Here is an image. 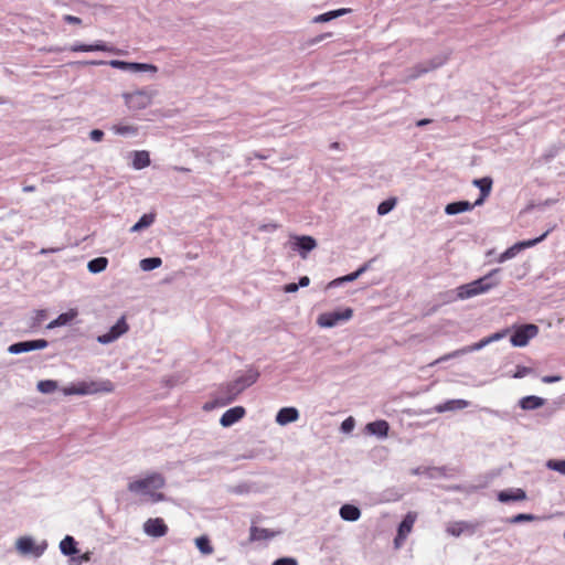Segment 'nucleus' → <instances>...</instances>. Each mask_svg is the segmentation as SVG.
Wrapping results in <instances>:
<instances>
[{
  "instance_id": "43",
  "label": "nucleus",
  "mask_w": 565,
  "mask_h": 565,
  "mask_svg": "<svg viewBox=\"0 0 565 565\" xmlns=\"http://www.w3.org/2000/svg\"><path fill=\"white\" fill-rule=\"evenodd\" d=\"M354 426H355V420L353 417L350 416L342 422L341 430L343 433H351L353 430Z\"/></svg>"
},
{
  "instance_id": "47",
  "label": "nucleus",
  "mask_w": 565,
  "mask_h": 565,
  "mask_svg": "<svg viewBox=\"0 0 565 565\" xmlns=\"http://www.w3.org/2000/svg\"><path fill=\"white\" fill-rule=\"evenodd\" d=\"M89 137L93 141L99 142V141H102V139L104 137V132L99 129H93L89 132Z\"/></svg>"
},
{
  "instance_id": "2",
  "label": "nucleus",
  "mask_w": 565,
  "mask_h": 565,
  "mask_svg": "<svg viewBox=\"0 0 565 565\" xmlns=\"http://www.w3.org/2000/svg\"><path fill=\"white\" fill-rule=\"evenodd\" d=\"M163 486L164 478L160 473L152 472L143 479L129 482L128 490L135 493L147 494L152 502H159L164 500L163 493L158 492Z\"/></svg>"
},
{
  "instance_id": "15",
  "label": "nucleus",
  "mask_w": 565,
  "mask_h": 565,
  "mask_svg": "<svg viewBox=\"0 0 565 565\" xmlns=\"http://www.w3.org/2000/svg\"><path fill=\"white\" fill-rule=\"evenodd\" d=\"M143 531L149 536L161 537L168 533V526L161 518L148 519L143 524Z\"/></svg>"
},
{
  "instance_id": "19",
  "label": "nucleus",
  "mask_w": 565,
  "mask_h": 565,
  "mask_svg": "<svg viewBox=\"0 0 565 565\" xmlns=\"http://www.w3.org/2000/svg\"><path fill=\"white\" fill-rule=\"evenodd\" d=\"M497 499L500 502L524 501L526 499V492L521 488H510L500 491L497 494Z\"/></svg>"
},
{
  "instance_id": "16",
  "label": "nucleus",
  "mask_w": 565,
  "mask_h": 565,
  "mask_svg": "<svg viewBox=\"0 0 565 565\" xmlns=\"http://www.w3.org/2000/svg\"><path fill=\"white\" fill-rule=\"evenodd\" d=\"M246 414V409L243 406H235L227 409L220 418V424L223 427H230L235 423L239 422Z\"/></svg>"
},
{
  "instance_id": "1",
  "label": "nucleus",
  "mask_w": 565,
  "mask_h": 565,
  "mask_svg": "<svg viewBox=\"0 0 565 565\" xmlns=\"http://www.w3.org/2000/svg\"><path fill=\"white\" fill-rule=\"evenodd\" d=\"M256 381L255 375L249 377H239L231 383L221 386L215 395V398L203 406L204 411H211L217 406H225L237 398V396Z\"/></svg>"
},
{
  "instance_id": "13",
  "label": "nucleus",
  "mask_w": 565,
  "mask_h": 565,
  "mask_svg": "<svg viewBox=\"0 0 565 565\" xmlns=\"http://www.w3.org/2000/svg\"><path fill=\"white\" fill-rule=\"evenodd\" d=\"M478 523H470L466 521L450 522L446 526V532L452 536H460L462 534H473L478 527Z\"/></svg>"
},
{
  "instance_id": "5",
  "label": "nucleus",
  "mask_w": 565,
  "mask_h": 565,
  "mask_svg": "<svg viewBox=\"0 0 565 565\" xmlns=\"http://www.w3.org/2000/svg\"><path fill=\"white\" fill-rule=\"evenodd\" d=\"M493 286L491 274L457 288V298L468 299L489 290Z\"/></svg>"
},
{
  "instance_id": "51",
  "label": "nucleus",
  "mask_w": 565,
  "mask_h": 565,
  "mask_svg": "<svg viewBox=\"0 0 565 565\" xmlns=\"http://www.w3.org/2000/svg\"><path fill=\"white\" fill-rule=\"evenodd\" d=\"M309 282H310L309 277L303 276V277H301V278L299 279V284H298V286H300V287H306V286H308V285H309Z\"/></svg>"
},
{
  "instance_id": "30",
  "label": "nucleus",
  "mask_w": 565,
  "mask_h": 565,
  "mask_svg": "<svg viewBox=\"0 0 565 565\" xmlns=\"http://www.w3.org/2000/svg\"><path fill=\"white\" fill-rule=\"evenodd\" d=\"M64 395H88L87 381L77 382L70 386L63 387Z\"/></svg>"
},
{
  "instance_id": "7",
  "label": "nucleus",
  "mask_w": 565,
  "mask_h": 565,
  "mask_svg": "<svg viewBox=\"0 0 565 565\" xmlns=\"http://www.w3.org/2000/svg\"><path fill=\"white\" fill-rule=\"evenodd\" d=\"M152 97L153 94L145 89L124 94V99L127 107L134 110L148 107L152 102Z\"/></svg>"
},
{
  "instance_id": "45",
  "label": "nucleus",
  "mask_w": 565,
  "mask_h": 565,
  "mask_svg": "<svg viewBox=\"0 0 565 565\" xmlns=\"http://www.w3.org/2000/svg\"><path fill=\"white\" fill-rule=\"evenodd\" d=\"M273 565H298V562L292 557H281L276 559Z\"/></svg>"
},
{
  "instance_id": "56",
  "label": "nucleus",
  "mask_w": 565,
  "mask_h": 565,
  "mask_svg": "<svg viewBox=\"0 0 565 565\" xmlns=\"http://www.w3.org/2000/svg\"><path fill=\"white\" fill-rule=\"evenodd\" d=\"M175 170H178L180 172H189L190 171V169L184 168V167H177Z\"/></svg>"
},
{
  "instance_id": "26",
  "label": "nucleus",
  "mask_w": 565,
  "mask_h": 565,
  "mask_svg": "<svg viewBox=\"0 0 565 565\" xmlns=\"http://www.w3.org/2000/svg\"><path fill=\"white\" fill-rule=\"evenodd\" d=\"M467 406H468V402L465 399H451V401H447L444 404L437 405L435 407V411L437 413H444V412H449V411H455V409H462V408H466Z\"/></svg>"
},
{
  "instance_id": "8",
  "label": "nucleus",
  "mask_w": 565,
  "mask_h": 565,
  "mask_svg": "<svg viewBox=\"0 0 565 565\" xmlns=\"http://www.w3.org/2000/svg\"><path fill=\"white\" fill-rule=\"evenodd\" d=\"M353 316V310L347 308L343 311L324 312L318 317V324L322 328H331L338 324L340 321H347Z\"/></svg>"
},
{
  "instance_id": "24",
  "label": "nucleus",
  "mask_w": 565,
  "mask_h": 565,
  "mask_svg": "<svg viewBox=\"0 0 565 565\" xmlns=\"http://www.w3.org/2000/svg\"><path fill=\"white\" fill-rule=\"evenodd\" d=\"M278 532L269 529H263L257 526H250L249 529V542L264 541L274 539Z\"/></svg>"
},
{
  "instance_id": "48",
  "label": "nucleus",
  "mask_w": 565,
  "mask_h": 565,
  "mask_svg": "<svg viewBox=\"0 0 565 565\" xmlns=\"http://www.w3.org/2000/svg\"><path fill=\"white\" fill-rule=\"evenodd\" d=\"M561 380L562 377L558 375H545L542 377V382L546 384L556 383L559 382Z\"/></svg>"
},
{
  "instance_id": "35",
  "label": "nucleus",
  "mask_w": 565,
  "mask_h": 565,
  "mask_svg": "<svg viewBox=\"0 0 565 565\" xmlns=\"http://www.w3.org/2000/svg\"><path fill=\"white\" fill-rule=\"evenodd\" d=\"M348 12H350V9H339V10H334V11H329V12H326L323 14L316 17L315 21L316 22H328V21L335 19L338 17H341Z\"/></svg>"
},
{
  "instance_id": "14",
  "label": "nucleus",
  "mask_w": 565,
  "mask_h": 565,
  "mask_svg": "<svg viewBox=\"0 0 565 565\" xmlns=\"http://www.w3.org/2000/svg\"><path fill=\"white\" fill-rule=\"evenodd\" d=\"M128 331V324L125 320V318H120L115 326L111 327V329L105 333L98 337V342L106 344L115 341L120 335L126 333Z\"/></svg>"
},
{
  "instance_id": "18",
  "label": "nucleus",
  "mask_w": 565,
  "mask_h": 565,
  "mask_svg": "<svg viewBox=\"0 0 565 565\" xmlns=\"http://www.w3.org/2000/svg\"><path fill=\"white\" fill-rule=\"evenodd\" d=\"M88 395L107 394L115 390V385L110 380L87 381Z\"/></svg>"
},
{
  "instance_id": "50",
  "label": "nucleus",
  "mask_w": 565,
  "mask_h": 565,
  "mask_svg": "<svg viewBox=\"0 0 565 565\" xmlns=\"http://www.w3.org/2000/svg\"><path fill=\"white\" fill-rule=\"evenodd\" d=\"M298 288H299L298 284L291 282V284H287L284 287V290L286 292H296L298 290Z\"/></svg>"
},
{
  "instance_id": "23",
  "label": "nucleus",
  "mask_w": 565,
  "mask_h": 565,
  "mask_svg": "<svg viewBox=\"0 0 565 565\" xmlns=\"http://www.w3.org/2000/svg\"><path fill=\"white\" fill-rule=\"evenodd\" d=\"M298 418L299 412L295 407H284L276 415V422L282 426L296 422Z\"/></svg>"
},
{
  "instance_id": "11",
  "label": "nucleus",
  "mask_w": 565,
  "mask_h": 565,
  "mask_svg": "<svg viewBox=\"0 0 565 565\" xmlns=\"http://www.w3.org/2000/svg\"><path fill=\"white\" fill-rule=\"evenodd\" d=\"M114 68H119L130 72H157V66L146 63H132L119 60H113L108 63Z\"/></svg>"
},
{
  "instance_id": "38",
  "label": "nucleus",
  "mask_w": 565,
  "mask_h": 565,
  "mask_svg": "<svg viewBox=\"0 0 565 565\" xmlns=\"http://www.w3.org/2000/svg\"><path fill=\"white\" fill-rule=\"evenodd\" d=\"M162 264V260L161 258L159 257H149V258H145L140 262V267L142 270H146V271H149V270H152V269H156L158 267H160Z\"/></svg>"
},
{
  "instance_id": "12",
  "label": "nucleus",
  "mask_w": 565,
  "mask_h": 565,
  "mask_svg": "<svg viewBox=\"0 0 565 565\" xmlns=\"http://www.w3.org/2000/svg\"><path fill=\"white\" fill-rule=\"evenodd\" d=\"M47 347V341L44 339L17 342L9 347L8 351L12 354H19L33 350H41Z\"/></svg>"
},
{
  "instance_id": "33",
  "label": "nucleus",
  "mask_w": 565,
  "mask_h": 565,
  "mask_svg": "<svg viewBox=\"0 0 565 565\" xmlns=\"http://www.w3.org/2000/svg\"><path fill=\"white\" fill-rule=\"evenodd\" d=\"M108 259L106 257H97L88 262L87 268L90 273L97 274L106 269Z\"/></svg>"
},
{
  "instance_id": "36",
  "label": "nucleus",
  "mask_w": 565,
  "mask_h": 565,
  "mask_svg": "<svg viewBox=\"0 0 565 565\" xmlns=\"http://www.w3.org/2000/svg\"><path fill=\"white\" fill-rule=\"evenodd\" d=\"M195 545L200 550V552L205 555H210L214 551L209 537L205 535L195 539Z\"/></svg>"
},
{
  "instance_id": "34",
  "label": "nucleus",
  "mask_w": 565,
  "mask_h": 565,
  "mask_svg": "<svg viewBox=\"0 0 565 565\" xmlns=\"http://www.w3.org/2000/svg\"><path fill=\"white\" fill-rule=\"evenodd\" d=\"M542 519L543 518H541L539 515H535V514L520 513V514H516V515H514L512 518L504 519L503 521L507 522V523L514 524V523H521V522L539 521V520H542Z\"/></svg>"
},
{
  "instance_id": "53",
  "label": "nucleus",
  "mask_w": 565,
  "mask_h": 565,
  "mask_svg": "<svg viewBox=\"0 0 565 565\" xmlns=\"http://www.w3.org/2000/svg\"><path fill=\"white\" fill-rule=\"evenodd\" d=\"M36 190L35 185H25L23 188L24 192H34Z\"/></svg>"
},
{
  "instance_id": "46",
  "label": "nucleus",
  "mask_w": 565,
  "mask_h": 565,
  "mask_svg": "<svg viewBox=\"0 0 565 565\" xmlns=\"http://www.w3.org/2000/svg\"><path fill=\"white\" fill-rule=\"evenodd\" d=\"M530 373H532V370L530 367L518 366L513 377L521 379V377H524L525 375H527Z\"/></svg>"
},
{
  "instance_id": "27",
  "label": "nucleus",
  "mask_w": 565,
  "mask_h": 565,
  "mask_svg": "<svg viewBox=\"0 0 565 565\" xmlns=\"http://www.w3.org/2000/svg\"><path fill=\"white\" fill-rule=\"evenodd\" d=\"M132 166L135 169L140 170L150 164V156L146 150L134 151Z\"/></svg>"
},
{
  "instance_id": "10",
  "label": "nucleus",
  "mask_w": 565,
  "mask_h": 565,
  "mask_svg": "<svg viewBox=\"0 0 565 565\" xmlns=\"http://www.w3.org/2000/svg\"><path fill=\"white\" fill-rule=\"evenodd\" d=\"M416 518L417 515L414 512H408L405 515L404 520L401 522L398 526L397 535L394 540V544L396 547H399L406 540L407 535L412 532Z\"/></svg>"
},
{
  "instance_id": "21",
  "label": "nucleus",
  "mask_w": 565,
  "mask_h": 565,
  "mask_svg": "<svg viewBox=\"0 0 565 565\" xmlns=\"http://www.w3.org/2000/svg\"><path fill=\"white\" fill-rule=\"evenodd\" d=\"M493 340H494V334L489 335V337H488V338H486L484 340H482V341H480V342H478V343H475V344H472V345H470V347H468V348H466V349H462V350H460V351H457V352H452V353L446 354V355H444V356H441V358L437 359V360H436L435 362H433L430 365H435V364H437V363H439V362L447 361V360H449V359H451V358L457 356L459 353H467V352L477 351V350H479V349L483 348L486 344H488V343L492 342Z\"/></svg>"
},
{
  "instance_id": "20",
  "label": "nucleus",
  "mask_w": 565,
  "mask_h": 565,
  "mask_svg": "<svg viewBox=\"0 0 565 565\" xmlns=\"http://www.w3.org/2000/svg\"><path fill=\"white\" fill-rule=\"evenodd\" d=\"M70 50L72 52H93V51L111 52V53L117 52L114 47L108 46L103 41H97L94 44H73L70 47Z\"/></svg>"
},
{
  "instance_id": "28",
  "label": "nucleus",
  "mask_w": 565,
  "mask_h": 565,
  "mask_svg": "<svg viewBox=\"0 0 565 565\" xmlns=\"http://www.w3.org/2000/svg\"><path fill=\"white\" fill-rule=\"evenodd\" d=\"M77 316V311L75 309H71L67 312L61 313L55 320L49 323V328H56L61 326H65L73 321Z\"/></svg>"
},
{
  "instance_id": "37",
  "label": "nucleus",
  "mask_w": 565,
  "mask_h": 565,
  "mask_svg": "<svg viewBox=\"0 0 565 565\" xmlns=\"http://www.w3.org/2000/svg\"><path fill=\"white\" fill-rule=\"evenodd\" d=\"M111 130L116 134V135H122V136H126V135H136L138 132V128L136 126H132V125H122V124H118V125H114L111 127Z\"/></svg>"
},
{
  "instance_id": "6",
  "label": "nucleus",
  "mask_w": 565,
  "mask_h": 565,
  "mask_svg": "<svg viewBox=\"0 0 565 565\" xmlns=\"http://www.w3.org/2000/svg\"><path fill=\"white\" fill-rule=\"evenodd\" d=\"M15 547L21 555H32L34 557H40L46 550L47 544L46 542L36 544L32 537L21 536L17 540Z\"/></svg>"
},
{
  "instance_id": "55",
  "label": "nucleus",
  "mask_w": 565,
  "mask_h": 565,
  "mask_svg": "<svg viewBox=\"0 0 565 565\" xmlns=\"http://www.w3.org/2000/svg\"><path fill=\"white\" fill-rule=\"evenodd\" d=\"M330 148L334 149V150H338V149H340V143L339 142H333V143H331Z\"/></svg>"
},
{
  "instance_id": "31",
  "label": "nucleus",
  "mask_w": 565,
  "mask_h": 565,
  "mask_svg": "<svg viewBox=\"0 0 565 565\" xmlns=\"http://www.w3.org/2000/svg\"><path fill=\"white\" fill-rule=\"evenodd\" d=\"M156 220V214H143L140 220L130 228V232H139L149 227Z\"/></svg>"
},
{
  "instance_id": "9",
  "label": "nucleus",
  "mask_w": 565,
  "mask_h": 565,
  "mask_svg": "<svg viewBox=\"0 0 565 565\" xmlns=\"http://www.w3.org/2000/svg\"><path fill=\"white\" fill-rule=\"evenodd\" d=\"M554 227L548 228L546 232H544L540 237H536L534 239L523 241L514 244L510 248H508L504 253H502L498 259V262H504L507 259H510L514 257L518 253L523 250L524 248L532 247L536 245L537 243L542 242L550 233L553 231Z\"/></svg>"
},
{
  "instance_id": "39",
  "label": "nucleus",
  "mask_w": 565,
  "mask_h": 565,
  "mask_svg": "<svg viewBox=\"0 0 565 565\" xmlns=\"http://www.w3.org/2000/svg\"><path fill=\"white\" fill-rule=\"evenodd\" d=\"M57 388V382L53 380H44L38 383V390L43 394L53 393Z\"/></svg>"
},
{
  "instance_id": "22",
  "label": "nucleus",
  "mask_w": 565,
  "mask_h": 565,
  "mask_svg": "<svg viewBox=\"0 0 565 565\" xmlns=\"http://www.w3.org/2000/svg\"><path fill=\"white\" fill-rule=\"evenodd\" d=\"M365 430H366V433H369L371 435H375L377 437L384 438L388 435L390 425L386 420L379 419V420L369 423L365 426Z\"/></svg>"
},
{
  "instance_id": "40",
  "label": "nucleus",
  "mask_w": 565,
  "mask_h": 565,
  "mask_svg": "<svg viewBox=\"0 0 565 565\" xmlns=\"http://www.w3.org/2000/svg\"><path fill=\"white\" fill-rule=\"evenodd\" d=\"M546 467L553 471H556L565 476V460L550 459L546 461Z\"/></svg>"
},
{
  "instance_id": "49",
  "label": "nucleus",
  "mask_w": 565,
  "mask_h": 565,
  "mask_svg": "<svg viewBox=\"0 0 565 565\" xmlns=\"http://www.w3.org/2000/svg\"><path fill=\"white\" fill-rule=\"evenodd\" d=\"M64 21L70 24H81L82 20L78 17L66 14L64 15Z\"/></svg>"
},
{
  "instance_id": "29",
  "label": "nucleus",
  "mask_w": 565,
  "mask_h": 565,
  "mask_svg": "<svg viewBox=\"0 0 565 565\" xmlns=\"http://www.w3.org/2000/svg\"><path fill=\"white\" fill-rule=\"evenodd\" d=\"M361 515L358 507L352 504H344L340 509V516L345 521H356Z\"/></svg>"
},
{
  "instance_id": "32",
  "label": "nucleus",
  "mask_w": 565,
  "mask_h": 565,
  "mask_svg": "<svg viewBox=\"0 0 565 565\" xmlns=\"http://www.w3.org/2000/svg\"><path fill=\"white\" fill-rule=\"evenodd\" d=\"M60 548L64 555H73L77 552L76 542L72 536H65L60 543Z\"/></svg>"
},
{
  "instance_id": "25",
  "label": "nucleus",
  "mask_w": 565,
  "mask_h": 565,
  "mask_svg": "<svg viewBox=\"0 0 565 565\" xmlns=\"http://www.w3.org/2000/svg\"><path fill=\"white\" fill-rule=\"evenodd\" d=\"M545 404V399L535 395H529L522 397L519 405L524 411H533L542 407Z\"/></svg>"
},
{
  "instance_id": "41",
  "label": "nucleus",
  "mask_w": 565,
  "mask_h": 565,
  "mask_svg": "<svg viewBox=\"0 0 565 565\" xmlns=\"http://www.w3.org/2000/svg\"><path fill=\"white\" fill-rule=\"evenodd\" d=\"M395 204H396V199L385 200L382 203H380V205L377 206V213L380 215H385L394 209Z\"/></svg>"
},
{
  "instance_id": "54",
  "label": "nucleus",
  "mask_w": 565,
  "mask_h": 565,
  "mask_svg": "<svg viewBox=\"0 0 565 565\" xmlns=\"http://www.w3.org/2000/svg\"><path fill=\"white\" fill-rule=\"evenodd\" d=\"M85 64L102 65V64H104V62L103 61H93V62H86Z\"/></svg>"
},
{
  "instance_id": "17",
  "label": "nucleus",
  "mask_w": 565,
  "mask_h": 565,
  "mask_svg": "<svg viewBox=\"0 0 565 565\" xmlns=\"http://www.w3.org/2000/svg\"><path fill=\"white\" fill-rule=\"evenodd\" d=\"M292 248L301 252V256L305 258L306 253L312 250L316 246V239L311 236H291Z\"/></svg>"
},
{
  "instance_id": "3",
  "label": "nucleus",
  "mask_w": 565,
  "mask_h": 565,
  "mask_svg": "<svg viewBox=\"0 0 565 565\" xmlns=\"http://www.w3.org/2000/svg\"><path fill=\"white\" fill-rule=\"evenodd\" d=\"M510 333V343L515 348H523L539 334V327L533 323L513 326L511 330L497 332V341Z\"/></svg>"
},
{
  "instance_id": "4",
  "label": "nucleus",
  "mask_w": 565,
  "mask_h": 565,
  "mask_svg": "<svg viewBox=\"0 0 565 565\" xmlns=\"http://www.w3.org/2000/svg\"><path fill=\"white\" fill-rule=\"evenodd\" d=\"M475 184L480 188V195L473 203H470L469 201L452 202L446 205L445 212L449 215H454L469 211L475 205L481 204L483 200L490 194L492 180L490 178H483L480 180H475Z\"/></svg>"
},
{
  "instance_id": "42",
  "label": "nucleus",
  "mask_w": 565,
  "mask_h": 565,
  "mask_svg": "<svg viewBox=\"0 0 565 565\" xmlns=\"http://www.w3.org/2000/svg\"><path fill=\"white\" fill-rule=\"evenodd\" d=\"M367 269V265H363L362 267H360L354 273H351L340 279H338V281H353L355 280L360 275H362L365 270ZM337 280H334L332 284H335Z\"/></svg>"
},
{
  "instance_id": "52",
  "label": "nucleus",
  "mask_w": 565,
  "mask_h": 565,
  "mask_svg": "<svg viewBox=\"0 0 565 565\" xmlns=\"http://www.w3.org/2000/svg\"><path fill=\"white\" fill-rule=\"evenodd\" d=\"M429 122H431L430 119H420V120L417 121V126L422 127V126H425V125H427Z\"/></svg>"
},
{
  "instance_id": "44",
  "label": "nucleus",
  "mask_w": 565,
  "mask_h": 565,
  "mask_svg": "<svg viewBox=\"0 0 565 565\" xmlns=\"http://www.w3.org/2000/svg\"><path fill=\"white\" fill-rule=\"evenodd\" d=\"M437 65H430L428 67H422V66H416L414 70H415V73L413 75L409 76L411 79H414L418 76H420L422 74H425L427 73L428 71L430 70H434L436 68Z\"/></svg>"
}]
</instances>
